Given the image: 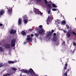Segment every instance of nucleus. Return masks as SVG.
I'll return each mask as SVG.
<instances>
[{"instance_id": "10", "label": "nucleus", "mask_w": 76, "mask_h": 76, "mask_svg": "<svg viewBox=\"0 0 76 76\" xmlns=\"http://www.w3.org/2000/svg\"><path fill=\"white\" fill-rule=\"evenodd\" d=\"M67 66H68L67 63H66L65 64V66L64 67V70H66L67 69Z\"/></svg>"}, {"instance_id": "8", "label": "nucleus", "mask_w": 76, "mask_h": 76, "mask_svg": "<svg viewBox=\"0 0 76 76\" xmlns=\"http://www.w3.org/2000/svg\"><path fill=\"white\" fill-rule=\"evenodd\" d=\"M52 19V17H51L50 16V15L49 16V15L48 16V19H47V22H49Z\"/></svg>"}, {"instance_id": "38", "label": "nucleus", "mask_w": 76, "mask_h": 76, "mask_svg": "<svg viewBox=\"0 0 76 76\" xmlns=\"http://www.w3.org/2000/svg\"><path fill=\"white\" fill-rule=\"evenodd\" d=\"M3 26V24L1 23H0V26Z\"/></svg>"}, {"instance_id": "9", "label": "nucleus", "mask_w": 76, "mask_h": 76, "mask_svg": "<svg viewBox=\"0 0 76 76\" xmlns=\"http://www.w3.org/2000/svg\"><path fill=\"white\" fill-rule=\"evenodd\" d=\"M5 47L6 48H7V49H9V48H10V45L8 44L7 43L6 44Z\"/></svg>"}, {"instance_id": "49", "label": "nucleus", "mask_w": 76, "mask_h": 76, "mask_svg": "<svg viewBox=\"0 0 76 76\" xmlns=\"http://www.w3.org/2000/svg\"><path fill=\"white\" fill-rule=\"evenodd\" d=\"M58 44H56V45H58Z\"/></svg>"}, {"instance_id": "41", "label": "nucleus", "mask_w": 76, "mask_h": 76, "mask_svg": "<svg viewBox=\"0 0 76 76\" xmlns=\"http://www.w3.org/2000/svg\"><path fill=\"white\" fill-rule=\"evenodd\" d=\"M28 42V41H27V42H24V44H26V42Z\"/></svg>"}, {"instance_id": "2", "label": "nucleus", "mask_w": 76, "mask_h": 76, "mask_svg": "<svg viewBox=\"0 0 76 76\" xmlns=\"http://www.w3.org/2000/svg\"><path fill=\"white\" fill-rule=\"evenodd\" d=\"M16 39L15 38H14L12 39L11 41V44L12 47H15V43L16 42Z\"/></svg>"}, {"instance_id": "42", "label": "nucleus", "mask_w": 76, "mask_h": 76, "mask_svg": "<svg viewBox=\"0 0 76 76\" xmlns=\"http://www.w3.org/2000/svg\"><path fill=\"white\" fill-rule=\"evenodd\" d=\"M29 31H32V29H29Z\"/></svg>"}, {"instance_id": "4", "label": "nucleus", "mask_w": 76, "mask_h": 76, "mask_svg": "<svg viewBox=\"0 0 76 76\" xmlns=\"http://www.w3.org/2000/svg\"><path fill=\"white\" fill-rule=\"evenodd\" d=\"M7 12L10 15L12 12V8L10 7L7 8Z\"/></svg>"}, {"instance_id": "12", "label": "nucleus", "mask_w": 76, "mask_h": 76, "mask_svg": "<svg viewBox=\"0 0 76 76\" xmlns=\"http://www.w3.org/2000/svg\"><path fill=\"white\" fill-rule=\"evenodd\" d=\"M8 64H13V63H15V62L12 61H8Z\"/></svg>"}, {"instance_id": "30", "label": "nucleus", "mask_w": 76, "mask_h": 76, "mask_svg": "<svg viewBox=\"0 0 76 76\" xmlns=\"http://www.w3.org/2000/svg\"><path fill=\"white\" fill-rule=\"evenodd\" d=\"M24 23H28V20H24Z\"/></svg>"}, {"instance_id": "11", "label": "nucleus", "mask_w": 76, "mask_h": 76, "mask_svg": "<svg viewBox=\"0 0 76 76\" xmlns=\"http://www.w3.org/2000/svg\"><path fill=\"white\" fill-rule=\"evenodd\" d=\"M70 32H68L66 34V36L67 38H70Z\"/></svg>"}, {"instance_id": "32", "label": "nucleus", "mask_w": 76, "mask_h": 76, "mask_svg": "<svg viewBox=\"0 0 76 76\" xmlns=\"http://www.w3.org/2000/svg\"><path fill=\"white\" fill-rule=\"evenodd\" d=\"M67 76V72H65L64 74V76Z\"/></svg>"}, {"instance_id": "19", "label": "nucleus", "mask_w": 76, "mask_h": 76, "mask_svg": "<svg viewBox=\"0 0 76 76\" xmlns=\"http://www.w3.org/2000/svg\"><path fill=\"white\" fill-rule=\"evenodd\" d=\"M52 6L53 8H56L57 7V6H56V4H52Z\"/></svg>"}, {"instance_id": "29", "label": "nucleus", "mask_w": 76, "mask_h": 76, "mask_svg": "<svg viewBox=\"0 0 76 76\" xmlns=\"http://www.w3.org/2000/svg\"><path fill=\"white\" fill-rule=\"evenodd\" d=\"M49 10L48 12V14H50L51 13V10L50 9H49Z\"/></svg>"}, {"instance_id": "44", "label": "nucleus", "mask_w": 76, "mask_h": 76, "mask_svg": "<svg viewBox=\"0 0 76 76\" xmlns=\"http://www.w3.org/2000/svg\"><path fill=\"white\" fill-rule=\"evenodd\" d=\"M30 37V35H28L27 36V37Z\"/></svg>"}, {"instance_id": "1", "label": "nucleus", "mask_w": 76, "mask_h": 76, "mask_svg": "<svg viewBox=\"0 0 76 76\" xmlns=\"http://www.w3.org/2000/svg\"><path fill=\"white\" fill-rule=\"evenodd\" d=\"M28 76H34L35 73L32 69L31 68L29 69V70L28 71Z\"/></svg>"}, {"instance_id": "37", "label": "nucleus", "mask_w": 76, "mask_h": 76, "mask_svg": "<svg viewBox=\"0 0 76 76\" xmlns=\"http://www.w3.org/2000/svg\"><path fill=\"white\" fill-rule=\"evenodd\" d=\"M53 35L54 36V37H56V33H54Z\"/></svg>"}, {"instance_id": "13", "label": "nucleus", "mask_w": 76, "mask_h": 76, "mask_svg": "<svg viewBox=\"0 0 76 76\" xmlns=\"http://www.w3.org/2000/svg\"><path fill=\"white\" fill-rule=\"evenodd\" d=\"M47 6L48 9H50L51 8V4H47Z\"/></svg>"}, {"instance_id": "7", "label": "nucleus", "mask_w": 76, "mask_h": 76, "mask_svg": "<svg viewBox=\"0 0 76 76\" xmlns=\"http://www.w3.org/2000/svg\"><path fill=\"white\" fill-rule=\"evenodd\" d=\"M53 35V33L51 31H49L48 33H47L46 34V37L48 38L49 36H51Z\"/></svg>"}, {"instance_id": "6", "label": "nucleus", "mask_w": 76, "mask_h": 76, "mask_svg": "<svg viewBox=\"0 0 76 76\" xmlns=\"http://www.w3.org/2000/svg\"><path fill=\"white\" fill-rule=\"evenodd\" d=\"M16 33V31L15 30H14L13 29H12L10 31V34H14L15 33Z\"/></svg>"}, {"instance_id": "50", "label": "nucleus", "mask_w": 76, "mask_h": 76, "mask_svg": "<svg viewBox=\"0 0 76 76\" xmlns=\"http://www.w3.org/2000/svg\"><path fill=\"white\" fill-rule=\"evenodd\" d=\"M23 18H24V17H23Z\"/></svg>"}, {"instance_id": "40", "label": "nucleus", "mask_w": 76, "mask_h": 76, "mask_svg": "<svg viewBox=\"0 0 76 76\" xmlns=\"http://www.w3.org/2000/svg\"><path fill=\"white\" fill-rule=\"evenodd\" d=\"M31 37H34V34H31Z\"/></svg>"}, {"instance_id": "46", "label": "nucleus", "mask_w": 76, "mask_h": 76, "mask_svg": "<svg viewBox=\"0 0 76 76\" xmlns=\"http://www.w3.org/2000/svg\"><path fill=\"white\" fill-rule=\"evenodd\" d=\"M20 76H22V75L20 74Z\"/></svg>"}, {"instance_id": "43", "label": "nucleus", "mask_w": 76, "mask_h": 76, "mask_svg": "<svg viewBox=\"0 0 76 76\" xmlns=\"http://www.w3.org/2000/svg\"><path fill=\"white\" fill-rule=\"evenodd\" d=\"M63 31H64V32H65V33H66V31H65L64 30Z\"/></svg>"}, {"instance_id": "39", "label": "nucleus", "mask_w": 76, "mask_h": 76, "mask_svg": "<svg viewBox=\"0 0 76 76\" xmlns=\"http://www.w3.org/2000/svg\"><path fill=\"white\" fill-rule=\"evenodd\" d=\"M51 31V32H52V33H53V32H54V30H52Z\"/></svg>"}, {"instance_id": "17", "label": "nucleus", "mask_w": 76, "mask_h": 76, "mask_svg": "<svg viewBox=\"0 0 76 76\" xmlns=\"http://www.w3.org/2000/svg\"><path fill=\"white\" fill-rule=\"evenodd\" d=\"M34 35L36 37H37V38H38L39 35V33L38 32V33H35L34 34Z\"/></svg>"}, {"instance_id": "45", "label": "nucleus", "mask_w": 76, "mask_h": 76, "mask_svg": "<svg viewBox=\"0 0 76 76\" xmlns=\"http://www.w3.org/2000/svg\"><path fill=\"white\" fill-rule=\"evenodd\" d=\"M63 44H65V42H63Z\"/></svg>"}, {"instance_id": "31", "label": "nucleus", "mask_w": 76, "mask_h": 76, "mask_svg": "<svg viewBox=\"0 0 76 76\" xmlns=\"http://www.w3.org/2000/svg\"><path fill=\"white\" fill-rule=\"evenodd\" d=\"M53 11H56L57 10V9L56 8H53L52 9Z\"/></svg>"}, {"instance_id": "16", "label": "nucleus", "mask_w": 76, "mask_h": 76, "mask_svg": "<svg viewBox=\"0 0 76 76\" xmlns=\"http://www.w3.org/2000/svg\"><path fill=\"white\" fill-rule=\"evenodd\" d=\"M4 10H1L0 12V16H1L4 13Z\"/></svg>"}, {"instance_id": "5", "label": "nucleus", "mask_w": 76, "mask_h": 76, "mask_svg": "<svg viewBox=\"0 0 76 76\" xmlns=\"http://www.w3.org/2000/svg\"><path fill=\"white\" fill-rule=\"evenodd\" d=\"M45 32V30L43 29L42 28V29L38 31V33L40 35H42Z\"/></svg>"}, {"instance_id": "25", "label": "nucleus", "mask_w": 76, "mask_h": 76, "mask_svg": "<svg viewBox=\"0 0 76 76\" xmlns=\"http://www.w3.org/2000/svg\"><path fill=\"white\" fill-rule=\"evenodd\" d=\"M57 22V23H58V24H59V23H60V20H57V21H56Z\"/></svg>"}, {"instance_id": "3", "label": "nucleus", "mask_w": 76, "mask_h": 76, "mask_svg": "<svg viewBox=\"0 0 76 76\" xmlns=\"http://www.w3.org/2000/svg\"><path fill=\"white\" fill-rule=\"evenodd\" d=\"M34 12L37 15L38 14V15L39 14V13H41L42 14V13H41V11H39V10L38 9H36V8H34Z\"/></svg>"}, {"instance_id": "18", "label": "nucleus", "mask_w": 76, "mask_h": 76, "mask_svg": "<svg viewBox=\"0 0 76 76\" xmlns=\"http://www.w3.org/2000/svg\"><path fill=\"white\" fill-rule=\"evenodd\" d=\"M22 70L23 72H24V73H28V70H26L24 69H22Z\"/></svg>"}, {"instance_id": "20", "label": "nucleus", "mask_w": 76, "mask_h": 76, "mask_svg": "<svg viewBox=\"0 0 76 76\" xmlns=\"http://www.w3.org/2000/svg\"><path fill=\"white\" fill-rule=\"evenodd\" d=\"M70 69L71 68L70 67H68V69L67 70L66 73H69V72H70Z\"/></svg>"}, {"instance_id": "35", "label": "nucleus", "mask_w": 76, "mask_h": 76, "mask_svg": "<svg viewBox=\"0 0 76 76\" xmlns=\"http://www.w3.org/2000/svg\"><path fill=\"white\" fill-rule=\"evenodd\" d=\"M73 45H74V46H76V42H74L73 43Z\"/></svg>"}, {"instance_id": "24", "label": "nucleus", "mask_w": 76, "mask_h": 76, "mask_svg": "<svg viewBox=\"0 0 76 76\" xmlns=\"http://www.w3.org/2000/svg\"><path fill=\"white\" fill-rule=\"evenodd\" d=\"M10 76V74L8 73L5 74H4L3 76Z\"/></svg>"}, {"instance_id": "47", "label": "nucleus", "mask_w": 76, "mask_h": 76, "mask_svg": "<svg viewBox=\"0 0 76 76\" xmlns=\"http://www.w3.org/2000/svg\"><path fill=\"white\" fill-rule=\"evenodd\" d=\"M47 24H49L48 23H47Z\"/></svg>"}, {"instance_id": "28", "label": "nucleus", "mask_w": 76, "mask_h": 76, "mask_svg": "<svg viewBox=\"0 0 76 76\" xmlns=\"http://www.w3.org/2000/svg\"><path fill=\"white\" fill-rule=\"evenodd\" d=\"M44 1L45 3V4H47L48 3V1L47 0H44Z\"/></svg>"}, {"instance_id": "21", "label": "nucleus", "mask_w": 76, "mask_h": 76, "mask_svg": "<svg viewBox=\"0 0 76 76\" xmlns=\"http://www.w3.org/2000/svg\"><path fill=\"white\" fill-rule=\"evenodd\" d=\"M21 34H22V35H25L26 34V33L24 31H23L21 33Z\"/></svg>"}, {"instance_id": "33", "label": "nucleus", "mask_w": 76, "mask_h": 76, "mask_svg": "<svg viewBox=\"0 0 76 76\" xmlns=\"http://www.w3.org/2000/svg\"><path fill=\"white\" fill-rule=\"evenodd\" d=\"M0 50L1 51H3V48H2V47H0Z\"/></svg>"}, {"instance_id": "23", "label": "nucleus", "mask_w": 76, "mask_h": 76, "mask_svg": "<svg viewBox=\"0 0 76 76\" xmlns=\"http://www.w3.org/2000/svg\"><path fill=\"white\" fill-rule=\"evenodd\" d=\"M12 69L14 71H16V70H17V69H16V68L14 67H12Z\"/></svg>"}, {"instance_id": "26", "label": "nucleus", "mask_w": 76, "mask_h": 76, "mask_svg": "<svg viewBox=\"0 0 76 76\" xmlns=\"http://www.w3.org/2000/svg\"><path fill=\"white\" fill-rule=\"evenodd\" d=\"M3 66V64L2 63H0V67H1Z\"/></svg>"}, {"instance_id": "36", "label": "nucleus", "mask_w": 76, "mask_h": 76, "mask_svg": "<svg viewBox=\"0 0 76 76\" xmlns=\"http://www.w3.org/2000/svg\"><path fill=\"white\" fill-rule=\"evenodd\" d=\"M66 28L67 29H69V26L68 25H67L66 26Z\"/></svg>"}, {"instance_id": "22", "label": "nucleus", "mask_w": 76, "mask_h": 76, "mask_svg": "<svg viewBox=\"0 0 76 76\" xmlns=\"http://www.w3.org/2000/svg\"><path fill=\"white\" fill-rule=\"evenodd\" d=\"M27 41H31V38L29 37H28L27 38Z\"/></svg>"}, {"instance_id": "15", "label": "nucleus", "mask_w": 76, "mask_h": 76, "mask_svg": "<svg viewBox=\"0 0 76 76\" xmlns=\"http://www.w3.org/2000/svg\"><path fill=\"white\" fill-rule=\"evenodd\" d=\"M66 23V21H65V20H63L61 22V24L62 25H65Z\"/></svg>"}, {"instance_id": "14", "label": "nucleus", "mask_w": 76, "mask_h": 76, "mask_svg": "<svg viewBox=\"0 0 76 76\" xmlns=\"http://www.w3.org/2000/svg\"><path fill=\"white\" fill-rule=\"evenodd\" d=\"M18 22L19 25H21V23H22V20L20 18L18 20Z\"/></svg>"}, {"instance_id": "48", "label": "nucleus", "mask_w": 76, "mask_h": 76, "mask_svg": "<svg viewBox=\"0 0 76 76\" xmlns=\"http://www.w3.org/2000/svg\"><path fill=\"white\" fill-rule=\"evenodd\" d=\"M50 39V38L49 37V39Z\"/></svg>"}, {"instance_id": "27", "label": "nucleus", "mask_w": 76, "mask_h": 76, "mask_svg": "<svg viewBox=\"0 0 76 76\" xmlns=\"http://www.w3.org/2000/svg\"><path fill=\"white\" fill-rule=\"evenodd\" d=\"M52 41H56V39L55 38L53 37V39H52Z\"/></svg>"}, {"instance_id": "34", "label": "nucleus", "mask_w": 76, "mask_h": 76, "mask_svg": "<svg viewBox=\"0 0 76 76\" xmlns=\"http://www.w3.org/2000/svg\"><path fill=\"white\" fill-rule=\"evenodd\" d=\"M39 28H40V29H42V26L41 25L39 26Z\"/></svg>"}]
</instances>
